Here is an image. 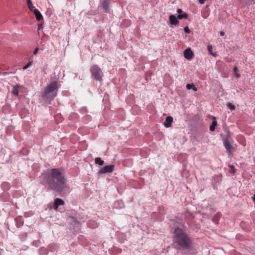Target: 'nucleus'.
<instances>
[{"instance_id": "obj_31", "label": "nucleus", "mask_w": 255, "mask_h": 255, "mask_svg": "<svg viewBox=\"0 0 255 255\" xmlns=\"http://www.w3.org/2000/svg\"><path fill=\"white\" fill-rule=\"evenodd\" d=\"M220 35L221 36H223L225 35V33L223 31H221L220 33Z\"/></svg>"}, {"instance_id": "obj_26", "label": "nucleus", "mask_w": 255, "mask_h": 255, "mask_svg": "<svg viewBox=\"0 0 255 255\" xmlns=\"http://www.w3.org/2000/svg\"><path fill=\"white\" fill-rule=\"evenodd\" d=\"M38 50H39V48H36L34 50V52H33V54H34V55H36V54H37V52H38Z\"/></svg>"}, {"instance_id": "obj_22", "label": "nucleus", "mask_w": 255, "mask_h": 255, "mask_svg": "<svg viewBox=\"0 0 255 255\" xmlns=\"http://www.w3.org/2000/svg\"><path fill=\"white\" fill-rule=\"evenodd\" d=\"M32 61H30L25 66H24L23 67V70H26V69H27L28 68H29L30 66H31L32 65Z\"/></svg>"}, {"instance_id": "obj_2", "label": "nucleus", "mask_w": 255, "mask_h": 255, "mask_svg": "<svg viewBox=\"0 0 255 255\" xmlns=\"http://www.w3.org/2000/svg\"><path fill=\"white\" fill-rule=\"evenodd\" d=\"M59 86L56 81L51 82L41 93V100L44 103H49L57 95Z\"/></svg>"}, {"instance_id": "obj_8", "label": "nucleus", "mask_w": 255, "mask_h": 255, "mask_svg": "<svg viewBox=\"0 0 255 255\" xmlns=\"http://www.w3.org/2000/svg\"><path fill=\"white\" fill-rule=\"evenodd\" d=\"M184 56L186 59H190L193 56V53L190 48H188L184 51Z\"/></svg>"}, {"instance_id": "obj_3", "label": "nucleus", "mask_w": 255, "mask_h": 255, "mask_svg": "<svg viewBox=\"0 0 255 255\" xmlns=\"http://www.w3.org/2000/svg\"><path fill=\"white\" fill-rule=\"evenodd\" d=\"M175 242L181 247L188 249L190 247V240L185 231L179 228L175 229Z\"/></svg>"}, {"instance_id": "obj_25", "label": "nucleus", "mask_w": 255, "mask_h": 255, "mask_svg": "<svg viewBox=\"0 0 255 255\" xmlns=\"http://www.w3.org/2000/svg\"><path fill=\"white\" fill-rule=\"evenodd\" d=\"M229 167L232 169V171L233 173H235V168L233 165H230Z\"/></svg>"}, {"instance_id": "obj_5", "label": "nucleus", "mask_w": 255, "mask_h": 255, "mask_svg": "<svg viewBox=\"0 0 255 255\" xmlns=\"http://www.w3.org/2000/svg\"><path fill=\"white\" fill-rule=\"evenodd\" d=\"M232 143V142H228L227 141L226 143H224V145L229 154H232V153L235 151V148L231 144Z\"/></svg>"}, {"instance_id": "obj_14", "label": "nucleus", "mask_w": 255, "mask_h": 255, "mask_svg": "<svg viewBox=\"0 0 255 255\" xmlns=\"http://www.w3.org/2000/svg\"><path fill=\"white\" fill-rule=\"evenodd\" d=\"M109 2L107 0H104L102 3L103 8L106 11L109 8Z\"/></svg>"}, {"instance_id": "obj_17", "label": "nucleus", "mask_w": 255, "mask_h": 255, "mask_svg": "<svg viewBox=\"0 0 255 255\" xmlns=\"http://www.w3.org/2000/svg\"><path fill=\"white\" fill-rule=\"evenodd\" d=\"M95 163L100 165H103L104 164V162L100 157H97L95 159Z\"/></svg>"}, {"instance_id": "obj_34", "label": "nucleus", "mask_w": 255, "mask_h": 255, "mask_svg": "<svg viewBox=\"0 0 255 255\" xmlns=\"http://www.w3.org/2000/svg\"><path fill=\"white\" fill-rule=\"evenodd\" d=\"M121 204H122L121 206L120 207H122L123 206V202H121Z\"/></svg>"}, {"instance_id": "obj_4", "label": "nucleus", "mask_w": 255, "mask_h": 255, "mask_svg": "<svg viewBox=\"0 0 255 255\" xmlns=\"http://www.w3.org/2000/svg\"><path fill=\"white\" fill-rule=\"evenodd\" d=\"M90 71L93 78L100 81L102 80V72L97 65L92 66L90 69Z\"/></svg>"}, {"instance_id": "obj_1", "label": "nucleus", "mask_w": 255, "mask_h": 255, "mask_svg": "<svg viewBox=\"0 0 255 255\" xmlns=\"http://www.w3.org/2000/svg\"><path fill=\"white\" fill-rule=\"evenodd\" d=\"M44 179L49 188L57 192H61L65 187V179L58 169H52Z\"/></svg>"}, {"instance_id": "obj_12", "label": "nucleus", "mask_w": 255, "mask_h": 255, "mask_svg": "<svg viewBox=\"0 0 255 255\" xmlns=\"http://www.w3.org/2000/svg\"><path fill=\"white\" fill-rule=\"evenodd\" d=\"M32 11L34 12L37 20H39L43 18V16H42V14H41V13L37 9H34Z\"/></svg>"}, {"instance_id": "obj_11", "label": "nucleus", "mask_w": 255, "mask_h": 255, "mask_svg": "<svg viewBox=\"0 0 255 255\" xmlns=\"http://www.w3.org/2000/svg\"><path fill=\"white\" fill-rule=\"evenodd\" d=\"M223 142L224 143H226V142H233V139L231 136L230 132L228 131L227 133V134L223 137Z\"/></svg>"}, {"instance_id": "obj_15", "label": "nucleus", "mask_w": 255, "mask_h": 255, "mask_svg": "<svg viewBox=\"0 0 255 255\" xmlns=\"http://www.w3.org/2000/svg\"><path fill=\"white\" fill-rule=\"evenodd\" d=\"M27 4L29 9L31 11H32L33 10V9H35L31 0H27Z\"/></svg>"}, {"instance_id": "obj_27", "label": "nucleus", "mask_w": 255, "mask_h": 255, "mask_svg": "<svg viewBox=\"0 0 255 255\" xmlns=\"http://www.w3.org/2000/svg\"><path fill=\"white\" fill-rule=\"evenodd\" d=\"M233 71H234L235 73H237L238 68L236 66L234 67V68H233Z\"/></svg>"}, {"instance_id": "obj_24", "label": "nucleus", "mask_w": 255, "mask_h": 255, "mask_svg": "<svg viewBox=\"0 0 255 255\" xmlns=\"http://www.w3.org/2000/svg\"><path fill=\"white\" fill-rule=\"evenodd\" d=\"M247 4L255 3V0H249L246 1Z\"/></svg>"}, {"instance_id": "obj_33", "label": "nucleus", "mask_w": 255, "mask_h": 255, "mask_svg": "<svg viewBox=\"0 0 255 255\" xmlns=\"http://www.w3.org/2000/svg\"><path fill=\"white\" fill-rule=\"evenodd\" d=\"M253 198H254V201L255 202V194L254 195Z\"/></svg>"}, {"instance_id": "obj_9", "label": "nucleus", "mask_w": 255, "mask_h": 255, "mask_svg": "<svg viewBox=\"0 0 255 255\" xmlns=\"http://www.w3.org/2000/svg\"><path fill=\"white\" fill-rule=\"evenodd\" d=\"M64 204V201L59 198H56L54 203L53 208L55 210H57L58 206L60 205H63Z\"/></svg>"}, {"instance_id": "obj_28", "label": "nucleus", "mask_w": 255, "mask_h": 255, "mask_svg": "<svg viewBox=\"0 0 255 255\" xmlns=\"http://www.w3.org/2000/svg\"><path fill=\"white\" fill-rule=\"evenodd\" d=\"M42 28H43L42 24H39L38 25V30H40V29H42Z\"/></svg>"}, {"instance_id": "obj_30", "label": "nucleus", "mask_w": 255, "mask_h": 255, "mask_svg": "<svg viewBox=\"0 0 255 255\" xmlns=\"http://www.w3.org/2000/svg\"><path fill=\"white\" fill-rule=\"evenodd\" d=\"M205 0H199V2L200 4H204Z\"/></svg>"}, {"instance_id": "obj_29", "label": "nucleus", "mask_w": 255, "mask_h": 255, "mask_svg": "<svg viewBox=\"0 0 255 255\" xmlns=\"http://www.w3.org/2000/svg\"><path fill=\"white\" fill-rule=\"evenodd\" d=\"M177 12L179 13V14H180L182 12V10L181 9L178 8L177 10Z\"/></svg>"}, {"instance_id": "obj_13", "label": "nucleus", "mask_w": 255, "mask_h": 255, "mask_svg": "<svg viewBox=\"0 0 255 255\" xmlns=\"http://www.w3.org/2000/svg\"><path fill=\"white\" fill-rule=\"evenodd\" d=\"M19 86L18 85H15L13 87L12 93L15 96H18L19 92Z\"/></svg>"}, {"instance_id": "obj_18", "label": "nucleus", "mask_w": 255, "mask_h": 255, "mask_svg": "<svg viewBox=\"0 0 255 255\" xmlns=\"http://www.w3.org/2000/svg\"><path fill=\"white\" fill-rule=\"evenodd\" d=\"M217 122L216 121H213L212 123V125L210 127V130L212 131H213L215 129V127L217 126Z\"/></svg>"}, {"instance_id": "obj_7", "label": "nucleus", "mask_w": 255, "mask_h": 255, "mask_svg": "<svg viewBox=\"0 0 255 255\" xmlns=\"http://www.w3.org/2000/svg\"><path fill=\"white\" fill-rule=\"evenodd\" d=\"M170 23L172 25H177L179 23L178 18L177 16L176 17L174 15H170L169 17Z\"/></svg>"}, {"instance_id": "obj_21", "label": "nucleus", "mask_w": 255, "mask_h": 255, "mask_svg": "<svg viewBox=\"0 0 255 255\" xmlns=\"http://www.w3.org/2000/svg\"><path fill=\"white\" fill-rule=\"evenodd\" d=\"M207 49H208V51L211 53V54H212L214 57L216 56V54H214V53H213L212 52L213 48H212V46L211 45H208L207 46Z\"/></svg>"}, {"instance_id": "obj_10", "label": "nucleus", "mask_w": 255, "mask_h": 255, "mask_svg": "<svg viewBox=\"0 0 255 255\" xmlns=\"http://www.w3.org/2000/svg\"><path fill=\"white\" fill-rule=\"evenodd\" d=\"M173 122V118L171 116H168L164 122V126L166 128H169Z\"/></svg>"}, {"instance_id": "obj_23", "label": "nucleus", "mask_w": 255, "mask_h": 255, "mask_svg": "<svg viewBox=\"0 0 255 255\" xmlns=\"http://www.w3.org/2000/svg\"><path fill=\"white\" fill-rule=\"evenodd\" d=\"M184 32L186 33H190L191 31L188 26H186L184 28Z\"/></svg>"}, {"instance_id": "obj_32", "label": "nucleus", "mask_w": 255, "mask_h": 255, "mask_svg": "<svg viewBox=\"0 0 255 255\" xmlns=\"http://www.w3.org/2000/svg\"><path fill=\"white\" fill-rule=\"evenodd\" d=\"M235 74L237 78H240L241 76V75L239 74H238V73H235Z\"/></svg>"}, {"instance_id": "obj_6", "label": "nucleus", "mask_w": 255, "mask_h": 255, "mask_svg": "<svg viewBox=\"0 0 255 255\" xmlns=\"http://www.w3.org/2000/svg\"><path fill=\"white\" fill-rule=\"evenodd\" d=\"M114 168V165H107L105 166L101 171H100L99 172L101 173H110L113 171Z\"/></svg>"}, {"instance_id": "obj_35", "label": "nucleus", "mask_w": 255, "mask_h": 255, "mask_svg": "<svg viewBox=\"0 0 255 255\" xmlns=\"http://www.w3.org/2000/svg\"><path fill=\"white\" fill-rule=\"evenodd\" d=\"M119 201H117V202L115 203V205L117 204V203H119Z\"/></svg>"}, {"instance_id": "obj_16", "label": "nucleus", "mask_w": 255, "mask_h": 255, "mask_svg": "<svg viewBox=\"0 0 255 255\" xmlns=\"http://www.w3.org/2000/svg\"><path fill=\"white\" fill-rule=\"evenodd\" d=\"M186 88L188 90H193L194 91H197V89L196 88L194 85L191 84H188L186 85Z\"/></svg>"}, {"instance_id": "obj_19", "label": "nucleus", "mask_w": 255, "mask_h": 255, "mask_svg": "<svg viewBox=\"0 0 255 255\" xmlns=\"http://www.w3.org/2000/svg\"><path fill=\"white\" fill-rule=\"evenodd\" d=\"M188 17V14L186 13H184L183 14H178L177 16V18L179 19L182 18H187Z\"/></svg>"}, {"instance_id": "obj_20", "label": "nucleus", "mask_w": 255, "mask_h": 255, "mask_svg": "<svg viewBox=\"0 0 255 255\" xmlns=\"http://www.w3.org/2000/svg\"><path fill=\"white\" fill-rule=\"evenodd\" d=\"M227 106L228 108L231 111H234L235 110V106L231 103H227Z\"/></svg>"}]
</instances>
